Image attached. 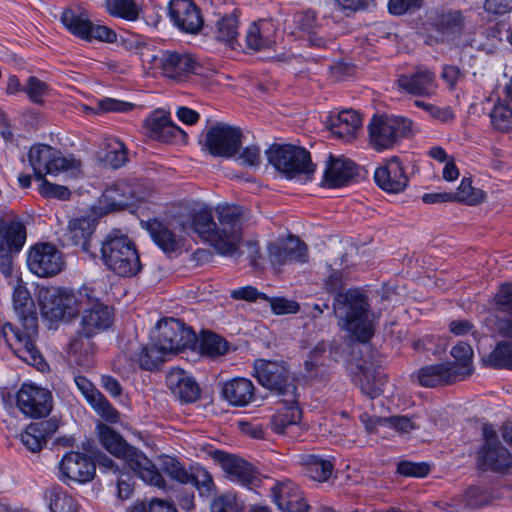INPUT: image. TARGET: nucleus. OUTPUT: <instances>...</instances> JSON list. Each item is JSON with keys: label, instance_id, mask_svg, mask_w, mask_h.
I'll return each instance as SVG.
<instances>
[{"label": "nucleus", "instance_id": "nucleus-1", "mask_svg": "<svg viewBox=\"0 0 512 512\" xmlns=\"http://www.w3.org/2000/svg\"><path fill=\"white\" fill-rule=\"evenodd\" d=\"M217 215L218 225L214 222L209 208H184L173 216L171 225L184 233H196L218 254L233 256L238 252L242 242L244 209L237 205L218 206Z\"/></svg>", "mask_w": 512, "mask_h": 512}, {"label": "nucleus", "instance_id": "nucleus-2", "mask_svg": "<svg viewBox=\"0 0 512 512\" xmlns=\"http://www.w3.org/2000/svg\"><path fill=\"white\" fill-rule=\"evenodd\" d=\"M91 292L88 287H82L78 291L77 301L80 304H90L91 307L84 309L79 336L74 338L69 345L71 357L79 366L85 369L92 367L94 363V347L90 338L109 328L113 322L111 309L98 300H94L90 295Z\"/></svg>", "mask_w": 512, "mask_h": 512}, {"label": "nucleus", "instance_id": "nucleus-3", "mask_svg": "<svg viewBox=\"0 0 512 512\" xmlns=\"http://www.w3.org/2000/svg\"><path fill=\"white\" fill-rule=\"evenodd\" d=\"M196 343V333L185 323L174 318L163 319L152 332L151 345L142 349L140 364L144 369L152 370L165 360L166 355L193 348Z\"/></svg>", "mask_w": 512, "mask_h": 512}, {"label": "nucleus", "instance_id": "nucleus-4", "mask_svg": "<svg viewBox=\"0 0 512 512\" xmlns=\"http://www.w3.org/2000/svg\"><path fill=\"white\" fill-rule=\"evenodd\" d=\"M98 439L108 452L121 459L145 483L164 487V480L153 462L139 449L130 446L123 437L105 424H98Z\"/></svg>", "mask_w": 512, "mask_h": 512}, {"label": "nucleus", "instance_id": "nucleus-5", "mask_svg": "<svg viewBox=\"0 0 512 512\" xmlns=\"http://www.w3.org/2000/svg\"><path fill=\"white\" fill-rule=\"evenodd\" d=\"M333 312L339 326L355 339L366 342L373 335V325L369 319V305L366 297L357 289L338 293L333 304Z\"/></svg>", "mask_w": 512, "mask_h": 512}, {"label": "nucleus", "instance_id": "nucleus-6", "mask_svg": "<svg viewBox=\"0 0 512 512\" xmlns=\"http://www.w3.org/2000/svg\"><path fill=\"white\" fill-rule=\"evenodd\" d=\"M101 260L107 269L122 277H131L141 269L134 243L120 231H112L101 242Z\"/></svg>", "mask_w": 512, "mask_h": 512}, {"label": "nucleus", "instance_id": "nucleus-7", "mask_svg": "<svg viewBox=\"0 0 512 512\" xmlns=\"http://www.w3.org/2000/svg\"><path fill=\"white\" fill-rule=\"evenodd\" d=\"M266 154L269 163L285 178L300 183L312 180L316 165L312 163L310 153L305 148L290 144L274 145Z\"/></svg>", "mask_w": 512, "mask_h": 512}, {"label": "nucleus", "instance_id": "nucleus-8", "mask_svg": "<svg viewBox=\"0 0 512 512\" xmlns=\"http://www.w3.org/2000/svg\"><path fill=\"white\" fill-rule=\"evenodd\" d=\"M28 161L34 176L42 179L47 175L77 177L81 173V163L73 155H64L60 150L47 144H35L28 152Z\"/></svg>", "mask_w": 512, "mask_h": 512}, {"label": "nucleus", "instance_id": "nucleus-9", "mask_svg": "<svg viewBox=\"0 0 512 512\" xmlns=\"http://www.w3.org/2000/svg\"><path fill=\"white\" fill-rule=\"evenodd\" d=\"M368 128L372 146L381 151L404 138L411 130V121L404 117L379 115L371 119Z\"/></svg>", "mask_w": 512, "mask_h": 512}, {"label": "nucleus", "instance_id": "nucleus-10", "mask_svg": "<svg viewBox=\"0 0 512 512\" xmlns=\"http://www.w3.org/2000/svg\"><path fill=\"white\" fill-rule=\"evenodd\" d=\"M149 62L164 77L181 82L196 71L198 63L192 54L183 50H159Z\"/></svg>", "mask_w": 512, "mask_h": 512}, {"label": "nucleus", "instance_id": "nucleus-11", "mask_svg": "<svg viewBox=\"0 0 512 512\" xmlns=\"http://www.w3.org/2000/svg\"><path fill=\"white\" fill-rule=\"evenodd\" d=\"M242 145V132L239 128L216 123L205 134L203 147L214 157L233 158Z\"/></svg>", "mask_w": 512, "mask_h": 512}, {"label": "nucleus", "instance_id": "nucleus-12", "mask_svg": "<svg viewBox=\"0 0 512 512\" xmlns=\"http://www.w3.org/2000/svg\"><path fill=\"white\" fill-rule=\"evenodd\" d=\"M61 22L70 33L87 41L113 43L117 38L116 33L107 26L92 23L85 12L66 9L61 15Z\"/></svg>", "mask_w": 512, "mask_h": 512}, {"label": "nucleus", "instance_id": "nucleus-13", "mask_svg": "<svg viewBox=\"0 0 512 512\" xmlns=\"http://www.w3.org/2000/svg\"><path fill=\"white\" fill-rule=\"evenodd\" d=\"M255 377L260 385L280 395H294L296 387L289 383V373L284 362L258 360L255 362Z\"/></svg>", "mask_w": 512, "mask_h": 512}, {"label": "nucleus", "instance_id": "nucleus-14", "mask_svg": "<svg viewBox=\"0 0 512 512\" xmlns=\"http://www.w3.org/2000/svg\"><path fill=\"white\" fill-rule=\"evenodd\" d=\"M13 309L18 316L23 331L21 337L28 341L34 340L38 334V320L34 301L28 289L21 281H17L12 294Z\"/></svg>", "mask_w": 512, "mask_h": 512}, {"label": "nucleus", "instance_id": "nucleus-15", "mask_svg": "<svg viewBox=\"0 0 512 512\" xmlns=\"http://www.w3.org/2000/svg\"><path fill=\"white\" fill-rule=\"evenodd\" d=\"M26 241L25 226L19 221L0 226V271L5 277L12 273V255L18 253Z\"/></svg>", "mask_w": 512, "mask_h": 512}, {"label": "nucleus", "instance_id": "nucleus-16", "mask_svg": "<svg viewBox=\"0 0 512 512\" xmlns=\"http://www.w3.org/2000/svg\"><path fill=\"white\" fill-rule=\"evenodd\" d=\"M63 264L61 252L50 243H39L29 249L27 266L39 277H52L58 274Z\"/></svg>", "mask_w": 512, "mask_h": 512}, {"label": "nucleus", "instance_id": "nucleus-17", "mask_svg": "<svg viewBox=\"0 0 512 512\" xmlns=\"http://www.w3.org/2000/svg\"><path fill=\"white\" fill-rule=\"evenodd\" d=\"M17 406L30 417H44L52 408V395L49 390L34 384H23L17 393Z\"/></svg>", "mask_w": 512, "mask_h": 512}, {"label": "nucleus", "instance_id": "nucleus-18", "mask_svg": "<svg viewBox=\"0 0 512 512\" xmlns=\"http://www.w3.org/2000/svg\"><path fill=\"white\" fill-rule=\"evenodd\" d=\"M0 336H3L7 344L12 347L16 355L24 362L35 366L38 370H44L46 363L32 341L21 337V330L10 323L0 319Z\"/></svg>", "mask_w": 512, "mask_h": 512}, {"label": "nucleus", "instance_id": "nucleus-19", "mask_svg": "<svg viewBox=\"0 0 512 512\" xmlns=\"http://www.w3.org/2000/svg\"><path fill=\"white\" fill-rule=\"evenodd\" d=\"M59 471V478L63 482L85 483L92 480L95 474V464L87 455L71 451L62 457Z\"/></svg>", "mask_w": 512, "mask_h": 512}, {"label": "nucleus", "instance_id": "nucleus-20", "mask_svg": "<svg viewBox=\"0 0 512 512\" xmlns=\"http://www.w3.org/2000/svg\"><path fill=\"white\" fill-rule=\"evenodd\" d=\"M168 9L170 20L180 31L196 34L202 28L200 10L191 0H171Z\"/></svg>", "mask_w": 512, "mask_h": 512}, {"label": "nucleus", "instance_id": "nucleus-21", "mask_svg": "<svg viewBox=\"0 0 512 512\" xmlns=\"http://www.w3.org/2000/svg\"><path fill=\"white\" fill-rule=\"evenodd\" d=\"M268 253L270 262L275 269L292 262L304 263L308 260L306 244L294 236L279 243L270 244Z\"/></svg>", "mask_w": 512, "mask_h": 512}, {"label": "nucleus", "instance_id": "nucleus-22", "mask_svg": "<svg viewBox=\"0 0 512 512\" xmlns=\"http://www.w3.org/2000/svg\"><path fill=\"white\" fill-rule=\"evenodd\" d=\"M397 84L408 94L421 97H432L438 89L435 73L426 67H418L410 74L401 75Z\"/></svg>", "mask_w": 512, "mask_h": 512}, {"label": "nucleus", "instance_id": "nucleus-23", "mask_svg": "<svg viewBox=\"0 0 512 512\" xmlns=\"http://www.w3.org/2000/svg\"><path fill=\"white\" fill-rule=\"evenodd\" d=\"M374 179L379 188L392 194L402 192L408 185V177L397 157L387 160L378 167L374 172Z\"/></svg>", "mask_w": 512, "mask_h": 512}, {"label": "nucleus", "instance_id": "nucleus-24", "mask_svg": "<svg viewBox=\"0 0 512 512\" xmlns=\"http://www.w3.org/2000/svg\"><path fill=\"white\" fill-rule=\"evenodd\" d=\"M145 127L149 136L163 142H185L187 134L172 123L163 110L154 111L146 120Z\"/></svg>", "mask_w": 512, "mask_h": 512}, {"label": "nucleus", "instance_id": "nucleus-25", "mask_svg": "<svg viewBox=\"0 0 512 512\" xmlns=\"http://www.w3.org/2000/svg\"><path fill=\"white\" fill-rule=\"evenodd\" d=\"M301 417L302 414L297 405L296 396L295 394L290 395L284 406L272 416V429L278 434L295 437L302 431L300 426Z\"/></svg>", "mask_w": 512, "mask_h": 512}, {"label": "nucleus", "instance_id": "nucleus-26", "mask_svg": "<svg viewBox=\"0 0 512 512\" xmlns=\"http://www.w3.org/2000/svg\"><path fill=\"white\" fill-rule=\"evenodd\" d=\"M361 124L360 115L353 109L331 113L326 121L331 134L344 142H349L356 137Z\"/></svg>", "mask_w": 512, "mask_h": 512}, {"label": "nucleus", "instance_id": "nucleus-27", "mask_svg": "<svg viewBox=\"0 0 512 512\" xmlns=\"http://www.w3.org/2000/svg\"><path fill=\"white\" fill-rule=\"evenodd\" d=\"M41 313L49 319H62L70 308L72 297L55 287H42L38 291Z\"/></svg>", "mask_w": 512, "mask_h": 512}, {"label": "nucleus", "instance_id": "nucleus-28", "mask_svg": "<svg viewBox=\"0 0 512 512\" xmlns=\"http://www.w3.org/2000/svg\"><path fill=\"white\" fill-rule=\"evenodd\" d=\"M170 391L182 402L191 403L200 396V388L193 377L180 368H172L166 376Z\"/></svg>", "mask_w": 512, "mask_h": 512}, {"label": "nucleus", "instance_id": "nucleus-29", "mask_svg": "<svg viewBox=\"0 0 512 512\" xmlns=\"http://www.w3.org/2000/svg\"><path fill=\"white\" fill-rule=\"evenodd\" d=\"M273 498L283 512H307L308 504L298 486L290 481L280 483L272 489Z\"/></svg>", "mask_w": 512, "mask_h": 512}, {"label": "nucleus", "instance_id": "nucleus-30", "mask_svg": "<svg viewBox=\"0 0 512 512\" xmlns=\"http://www.w3.org/2000/svg\"><path fill=\"white\" fill-rule=\"evenodd\" d=\"M95 230L94 221L88 217L75 218L69 221L61 236L63 246H80L83 251H89V240Z\"/></svg>", "mask_w": 512, "mask_h": 512}, {"label": "nucleus", "instance_id": "nucleus-31", "mask_svg": "<svg viewBox=\"0 0 512 512\" xmlns=\"http://www.w3.org/2000/svg\"><path fill=\"white\" fill-rule=\"evenodd\" d=\"M276 27L270 20L252 22L245 35V42L254 51L265 50L275 44Z\"/></svg>", "mask_w": 512, "mask_h": 512}, {"label": "nucleus", "instance_id": "nucleus-32", "mask_svg": "<svg viewBox=\"0 0 512 512\" xmlns=\"http://www.w3.org/2000/svg\"><path fill=\"white\" fill-rule=\"evenodd\" d=\"M254 385L247 378H234L222 385L221 396L230 405L244 407L254 399Z\"/></svg>", "mask_w": 512, "mask_h": 512}, {"label": "nucleus", "instance_id": "nucleus-33", "mask_svg": "<svg viewBox=\"0 0 512 512\" xmlns=\"http://www.w3.org/2000/svg\"><path fill=\"white\" fill-rule=\"evenodd\" d=\"M356 175L354 162L348 159H333L324 171L322 185L338 188L347 185Z\"/></svg>", "mask_w": 512, "mask_h": 512}, {"label": "nucleus", "instance_id": "nucleus-34", "mask_svg": "<svg viewBox=\"0 0 512 512\" xmlns=\"http://www.w3.org/2000/svg\"><path fill=\"white\" fill-rule=\"evenodd\" d=\"M222 469L231 481L242 485L253 483L256 478L254 467L242 458L234 455L222 454L220 457Z\"/></svg>", "mask_w": 512, "mask_h": 512}, {"label": "nucleus", "instance_id": "nucleus-35", "mask_svg": "<svg viewBox=\"0 0 512 512\" xmlns=\"http://www.w3.org/2000/svg\"><path fill=\"white\" fill-rule=\"evenodd\" d=\"M478 460L483 468L504 471L512 466V454L500 443L483 446L478 453Z\"/></svg>", "mask_w": 512, "mask_h": 512}, {"label": "nucleus", "instance_id": "nucleus-36", "mask_svg": "<svg viewBox=\"0 0 512 512\" xmlns=\"http://www.w3.org/2000/svg\"><path fill=\"white\" fill-rule=\"evenodd\" d=\"M418 380L422 386L435 387L450 384L459 379L449 363H440L423 367L418 372Z\"/></svg>", "mask_w": 512, "mask_h": 512}, {"label": "nucleus", "instance_id": "nucleus-37", "mask_svg": "<svg viewBox=\"0 0 512 512\" xmlns=\"http://www.w3.org/2000/svg\"><path fill=\"white\" fill-rule=\"evenodd\" d=\"M55 431L50 421L31 423L21 434V441L32 452L40 451L47 443V439Z\"/></svg>", "mask_w": 512, "mask_h": 512}, {"label": "nucleus", "instance_id": "nucleus-38", "mask_svg": "<svg viewBox=\"0 0 512 512\" xmlns=\"http://www.w3.org/2000/svg\"><path fill=\"white\" fill-rule=\"evenodd\" d=\"M156 245L165 253L175 252L180 246V239L161 221L157 219L142 223Z\"/></svg>", "mask_w": 512, "mask_h": 512}, {"label": "nucleus", "instance_id": "nucleus-39", "mask_svg": "<svg viewBox=\"0 0 512 512\" xmlns=\"http://www.w3.org/2000/svg\"><path fill=\"white\" fill-rule=\"evenodd\" d=\"M136 198L132 187L124 180L117 181L109 186L101 195V203L108 210H116L128 205Z\"/></svg>", "mask_w": 512, "mask_h": 512}, {"label": "nucleus", "instance_id": "nucleus-40", "mask_svg": "<svg viewBox=\"0 0 512 512\" xmlns=\"http://www.w3.org/2000/svg\"><path fill=\"white\" fill-rule=\"evenodd\" d=\"M97 462L101 472H112L117 476V496L122 500L130 498L134 484L132 477L128 473L120 470L115 462L107 456H100Z\"/></svg>", "mask_w": 512, "mask_h": 512}, {"label": "nucleus", "instance_id": "nucleus-41", "mask_svg": "<svg viewBox=\"0 0 512 512\" xmlns=\"http://www.w3.org/2000/svg\"><path fill=\"white\" fill-rule=\"evenodd\" d=\"M358 381L363 394L374 399L379 397L383 392L386 383L385 376L371 367H359Z\"/></svg>", "mask_w": 512, "mask_h": 512}, {"label": "nucleus", "instance_id": "nucleus-42", "mask_svg": "<svg viewBox=\"0 0 512 512\" xmlns=\"http://www.w3.org/2000/svg\"><path fill=\"white\" fill-rule=\"evenodd\" d=\"M491 127L500 133L512 132V103L497 99L489 114Z\"/></svg>", "mask_w": 512, "mask_h": 512}, {"label": "nucleus", "instance_id": "nucleus-43", "mask_svg": "<svg viewBox=\"0 0 512 512\" xmlns=\"http://www.w3.org/2000/svg\"><path fill=\"white\" fill-rule=\"evenodd\" d=\"M451 355L455 362H448L456 374V377L461 380L472 373V359L473 349L467 343H458L451 349Z\"/></svg>", "mask_w": 512, "mask_h": 512}, {"label": "nucleus", "instance_id": "nucleus-44", "mask_svg": "<svg viewBox=\"0 0 512 512\" xmlns=\"http://www.w3.org/2000/svg\"><path fill=\"white\" fill-rule=\"evenodd\" d=\"M303 465L306 474L315 481H327L333 472V464L330 460L316 455H306L303 457Z\"/></svg>", "mask_w": 512, "mask_h": 512}, {"label": "nucleus", "instance_id": "nucleus-45", "mask_svg": "<svg viewBox=\"0 0 512 512\" xmlns=\"http://www.w3.org/2000/svg\"><path fill=\"white\" fill-rule=\"evenodd\" d=\"M488 501L489 497L479 488L471 487L459 499H454L450 506L452 512H467L486 505Z\"/></svg>", "mask_w": 512, "mask_h": 512}, {"label": "nucleus", "instance_id": "nucleus-46", "mask_svg": "<svg viewBox=\"0 0 512 512\" xmlns=\"http://www.w3.org/2000/svg\"><path fill=\"white\" fill-rule=\"evenodd\" d=\"M433 25L443 34H458L464 27V17L460 11L442 12L435 16Z\"/></svg>", "mask_w": 512, "mask_h": 512}, {"label": "nucleus", "instance_id": "nucleus-47", "mask_svg": "<svg viewBox=\"0 0 512 512\" xmlns=\"http://www.w3.org/2000/svg\"><path fill=\"white\" fill-rule=\"evenodd\" d=\"M103 160L111 168L117 169L122 167L128 160V153L124 143L117 138L107 139Z\"/></svg>", "mask_w": 512, "mask_h": 512}, {"label": "nucleus", "instance_id": "nucleus-48", "mask_svg": "<svg viewBox=\"0 0 512 512\" xmlns=\"http://www.w3.org/2000/svg\"><path fill=\"white\" fill-rule=\"evenodd\" d=\"M239 21L236 14L222 17L216 23L215 37L217 40L227 44H233L239 35Z\"/></svg>", "mask_w": 512, "mask_h": 512}, {"label": "nucleus", "instance_id": "nucleus-49", "mask_svg": "<svg viewBox=\"0 0 512 512\" xmlns=\"http://www.w3.org/2000/svg\"><path fill=\"white\" fill-rule=\"evenodd\" d=\"M46 500L51 512H75L76 502L60 488H51L46 492Z\"/></svg>", "mask_w": 512, "mask_h": 512}, {"label": "nucleus", "instance_id": "nucleus-50", "mask_svg": "<svg viewBox=\"0 0 512 512\" xmlns=\"http://www.w3.org/2000/svg\"><path fill=\"white\" fill-rule=\"evenodd\" d=\"M107 11L110 15L128 21H135L139 17V7L135 0H106Z\"/></svg>", "mask_w": 512, "mask_h": 512}, {"label": "nucleus", "instance_id": "nucleus-51", "mask_svg": "<svg viewBox=\"0 0 512 512\" xmlns=\"http://www.w3.org/2000/svg\"><path fill=\"white\" fill-rule=\"evenodd\" d=\"M199 493L200 497L210 498L215 493V485L210 473L201 466L192 467L191 482Z\"/></svg>", "mask_w": 512, "mask_h": 512}, {"label": "nucleus", "instance_id": "nucleus-52", "mask_svg": "<svg viewBox=\"0 0 512 512\" xmlns=\"http://www.w3.org/2000/svg\"><path fill=\"white\" fill-rule=\"evenodd\" d=\"M494 300L499 311L512 316V283L502 285L495 295ZM501 330L505 336L512 338V323H508L506 327L501 328Z\"/></svg>", "mask_w": 512, "mask_h": 512}, {"label": "nucleus", "instance_id": "nucleus-53", "mask_svg": "<svg viewBox=\"0 0 512 512\" xmlns=\"http://www.w3.org/2000/svg\"><path fill=\"white\" fill-rule=\"evenodd\" d=\"M200 349L203 354L216 357L223 355L227 351L228 345L221 336L212 332H204L200 339Z\"/></svg>", "mask_w": 512, "mask_h": 512}, {"label": "nucleus", "instance_id": "nucleus-54", "mask_svg": "<svg viewBox=\"0 0 512 512\" xmlns=\"http://www.w3.org/2000/svg\"><path fill=\"white\" fill-rule=\"evenodd\" d=\"M454 200L468 205H475L482 201L484 194L480 189L472 186L471 179L463 178L457 190L452 193Z\"/></svg>", "mask_w": 512, "mask_h": 512}, {"label": "nucleus", "instance_id": "nucleus-55", "mask_svg": "<svg viewBox=\"0 0 512 512\" xmlns=\"http://www.w3.org/2000/svg\"><path fill=\"white\" fill-rule=\"evenodd\" d=\"M489 363L494 368L512 370V343H499L491 352Z\"/></svg>", "mask_w": 512, "mask_h": 512}, {"label": "nucleus", "instance_id": "nucleus-56", "mask_svg": "<svg viewBox=\"0 0 512 512\" xmlns=\"http://www.w3.org/2000/svg\"><path fill=\"white\" fill-rule=\"evenodd\" d=\"M162 469L173 480L181 484H189L192 477V469L188 471L177 459L165 457L162 460Z\"/></svg>", "mask_w": 512, "mask_h": 512}, {"label": "nucleus", "instance_id": "nucleus-57", "mask_svg": "<svg viewBox=\"0 0 512 512\" xmlns=\"http://www.w3.org/2000/svg\"><path fill=\"white\" fill-rule=\"evenodd\" d=\"M89 404L105 421L110 423H117L119 421L118 411L110 404L102 393L97 395Z\"/></svg>", "mask_w": 512, "mask_h": 512}, {"label": "nucleus", "instance_id": "nucleus-58", "mask_svg": "<svg viewBox=\"0 0 512 512\" xmlns=\"http://www.w3.org/2000/svg\"><path fill=\"white\" fill-rule=\"evenodd\" d=\"M24 91L33 103L42 104L44 97L49 95L50 88L45 82L31 76L27 80Z\"/></svg>", "mask_w": 512, "mask_h": 512}, {"label": "nucleus", "instance_id": "nucleus-59", "mask_svg": "<svg viewBox=\"0 0 512 512\" xmlns=\"http://www.w3.org/2000/svg\"><path fill=\"white\" fill-rule=\"evenodd\" d=\"M375 421L383 427L393 428L402 434L409 433L418 427L413 419L408 416L377 418Z\"/></svg>", "mask_w": 512, "mask_h": 512}, {"label": "nucleus", "instance_id": "nucleus-60", "mask_svg": "<svg viewBox=\"0 0 512 512\" xmlns=\"http://www.w3.org/2000/svg\"><path fill=\"white\" fill-rule=\"evenodd\" d=\"M37 180L40 182L38 191L43 197L54 198L58 200L69 199L71 193L66 186L52 183L45 177Z\"/></svg>", "mask_w": 512, "mask_h": 512}, {"label": "nucleus", "instance_id": "nucleus-61", "mask_svg": "<svg viewBox=\"0 0 512 512\" xmlns=\"http://www.w3.org/2000/svg\"><path fill=\"white\" fill-rule=\"evenodd\" d=\"M235 161L245 167H257L261 163V149L257 145H249L236 154Z\"/></svg>", "mask_w": 512, "mask_h": 512}, {"label": "nucleus", "instance_id": "nucleus-62", "mask_svg": "<svg viewBox=\"0 0 512 512\" xmlns=\"http://www.w3.org/2000/svg\"><path fill=\"white\" fill-rule=\"evenodd\" d=\"M414 104L426 111L432 118L441 122H449L454 119V114L448 107H438L422 100H415Z\"/></svg>", "mask_w": 512, "mask_h": 512}, {"label": "nucleus", "instance_id": "nucleus-63", "mask_svg": "<svg viewBox=\"0 0 512 512\" xmlns=\"http://www.w3.org/2000/svg\"><path fill=\"white\" fill-rule=\"evenodd\" d=\"M293 22L299 30L307 34H311L318 27L316 14L312 10L296 13L293 16Z\"/></svg>", "mask_w": 512, "mask_h": 512}, {"label": "nucleus", "instance_id": "nucleus-64", "mask_svg": "<svg viewBox=\"0 0 512 512\" xmlns=\"http://www.w3.org/2000/svg\"><path fill=\"white\" fill-rule=\"evenodd\" d=\"M238 506L234 494L228 492L215 498L211 503V512H237Z\"/></svg>", "mask_w": 512, "mask_h": 512}]
</instances>
